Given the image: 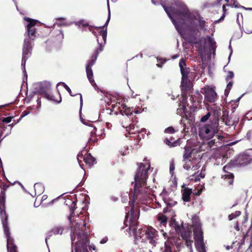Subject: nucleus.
I'll use <instances>...</instances> for the list:
<instances>
[{
    "label": "nucleus",
    "instance_id": "obj_43",
    "mask_svg": "<svg viewBox=\"0 0 252 252\" xmlns=\"http://www.w3.org/2000/svg\"><path fill=\"white\" fill-rule=\"evenodd\" d=\"M198 22L201 29L203 30L205 27L206 22L203 20L202 17H199Z\"/></svg>",
    "mask_w": 252,
    "mask_h": 252
},
{
    "label": "nucleus",
    "instance_id": "obj_19",
    "mask_svg": "<svg viewBox=\"0 0 252 252\" xmlns=\"http://www.w3.org/2000/svg\"><path fill=\"white\" fill-rule=\"evenodd\" d=\"M181 90L182 95L183 101H187V93L190 91L192 89V86L189 84L188 80H182L181 82Z\"/></svg>",
    "mask_w": 252,
    "mask_h": 252
},
{
    "label": "nucleus",
    "instance_id": "obj_1",
    "mask_svg": "<svg viewBox=\"0 0 252 252\" xmlns=\"http://www.w3.org/2000/svg\"><path fill=\"white\" fill-rule=\"evenodd\" d=\"M138 167L134 176V184L133 190L129 194V205L130 210L126 213L124 224L126 227H128L126 231L129 235L132 234L136 239L141 238L142 229L137 231L138 225V220L139 217L140 203L144 204L149 197L150 189L146 188L147 180L148 178V171L150 168V162L146 163H137Z\"/></svg>",
    "mask_w": 252,
    "mask_h": 252
},
{
    "label": "nucleus",
    "instance_id": "obj_14",
    "mask_svg": "<svg viewBox=\"0 0 252 252\" xmlns=\"http://www.w3.org/2000/svg\"><path fill=\"white\" fill-rule=\"evenodd\" d=\"M205 100L210 103H214L216 101L218 95L214 88L209 86L204 87Z\"/></svg>",
    "mask_w": 252,
    "mask_h": 252
},
{
    "label": "nucleus",
    "instance_id": "obj_11",
    "mask_svg": "<svg viewBox=\"0 0 252 252\" xmlns=\"http://www.w3.org/2000/svg\"><path fill=\"white\" fill-rule=\"evenodd\" d=\"M32 50V41L30 39H25L23 45V55L22 65H25L27 60L31 57Z\"/></svg>",
    "mask_w": 252,
    "mask_h": 252
},
{
    "label": "nucleus",
    "instance_id": "obj_28",
    "mask_svg": "<svg viewBox=\"0 0 252 252\" xmlns=\"http://www.w3.org/2000/svg\"><path fill=\"white\" fill-rule=\"evenodd\" d=\"M87 76L91 85L93 86H96V83L93 78V72L92 68L86 67Z\"/></svg>",
    "mask_w": 252,
    "mask_h": 252
},
{
    "label": "nucleus",
    "instance_id": "obj_22",
    "mask_svg": "<svg viewBox=\"0 0 252 252\" xmlns=\"http://www.w3.org/2000/svg\"><path fill=\"white\" fill-rule=\"evenodd\" d=\"M103 50V46L101 44H99V47L95 50L94 54L91 57V59L89 61L86 67L92 68V66L95 63L99 52Z\"/></svg>",
    "mask_w": 252,
    "mask_h": 252
},
{
    "label": "nucleus",
    "instance_id": "obj_37",
    "mask_svg": "<svg viewBox=\"0 0 252 252\" xmlns=\"http://www.w3.org/2000/svg\"><path fill=\"white\" fill-rule=\"evenodd\" d=\"M35 191H38V193H40L44 190V188L42 184L40 183H36L34 185Z\"/></svg>",
    "mask_w": 252,
    "mask_h": 252
},
{
    "label": "nucleus",
    "instance_id": "obj_42",
    "mask_svg": "<svg viewBox=\"0 0 252 252\" xmlns=\"http://www.w3.org/2000/svg\"><path fill=\"white\" fill-rule=\"evenodd\" d=\"M232 85H233L232 81H230L227 84V86H226V89L225 90V92H224L225 95H227L229 94L230 90L231 89Z\"/></svg>",
    "mask_w": 252,
    "mask_h": 252
},
{
    "label": "nucleus",
    "instance_id": "obj_61",
    "mask_svg": "<svg viewBox=\"0 0 252 252\" xmlns=\"http://www.w3.org/2000/svg\"><path fill=\"white\" fill-rule=\"evenodd\" d=\"M56 25H57L58 26H61V24L59 23H56L54 24V26H56Z\"/></svg>",
    "mask_w": 252,
    "mask_h": 252
},
{
    "label": "nucleus",
    "instance_id": "obj_21",
    "mask_svg": "<svg viewBox=\"0 0 252 252\" xmlns=\"http://www.w3.org/2000/svg\"><path fill=\"white\" fill-rule=\"evenodd\" d=\"M193 232L194 242L203 241V231L200 223H195L193 225Z\"/></svg>",
    "mask_w": 252,
    "mask_h": 252
},
{
    "label": "nucleus",
    "instance_id": "obj_45",
    "mask_svg": "<svg viewBox=\"0 0 252 252\" xmlns=\"http://www.w3.org/2000/svg\"><path fill=\"white\" fill-rule=\"evenodd\" d=\"M249 235L252 236V230L249 229L246 235H244L243 238L241 241V244H243L244 243L246 238L248 237Z\"/></svg>",
    "mask_w": 252,
    "mask_h": 252
},
{
    "label": "nucleus",
    "instance_id": "obj_24",
    "mask_svg": "<svg viewBox=\"0 0 252 252\" xmlns=\"http://www.w3.org/2000/svg\"><path fill=\"white\" fill-rule=\"evenodd\" d=\"M197 96H194L193 95H190V101L191 103V105L189 106L190 108H197L199 103L201 102V97L202 96L200 94H197Z\"/></svg>",
    "mask_w": 252,
    "mask_h": 252
},
{
    "label": "nucleus",
    "instance_id": "obj_39",
    "mask_svg": "<svg viewBox=\"0 0 252 252\" xmlns=\"http://www.w3.org/2000/svg\"><path fill=\"white\" fill-rule=\"evenodd\" d=\"M211 117V112H208L205 115L203 116L201 119L200 122L202 123H205L207 122L208 120H210V118ZM210 121H209V122Z\"/></svg>",
    "mask_w": 252,
    "mask_h": 252
},
{
    "label": "nucleus",
    "instance_id": "obj_20",
    "mask_svg": "<svg viewBox=\"0 0 252 252\" xmlns=\"http://www.w3.org/2000/svg\"><path fill=\"white\" fill-rule=\"evenodd\" d=\"M194 122V118L192 114H190L189 116H188L187 114H185L180 121V124L183 125L184 130L185 131L187 128H189V126L193 125Z\"/></svg>",
    "mask_w": 252,
    "mask_h": 252
},
{
    "label": "nucleus",
    "instance_id": "obj_56",
    "mask_svg": "<svg viewBox=\"0 0 252 252\" xmlns=\"http://www.w3.org/2000/svg\"><path fill=\"white\" fill-rule=\"evenodd\" d=\"M251 236V243L250 244V246H249V248H251L252 247V235H250Z\"/></svg>",
    "mask_w": 252,
    "mask_h": 252
},
{
    "label": "nucleus",
    "instance_id": "obj_44",
    "mask_svg": "<svg viewBox=\"0 0 252 252\" xmlns=\"http://www.w3.org/2000/svg\"><path fill=\"white\" fill-rule=\"evenodd\" d=\"M190 231L186 232L184 234H182V237L183 238V239L186 241L188 239H190Z\"/></svg>",
    "mask_w": 252,
    "mask_h": 252
},
{
    "label": "nucleus",
    "instance_id": "obj_30",
    "mask_svg": "<svg viewBox=\"0 0 252 252\" xmlns=\"http://www.w3.org/2000/svg\"><path fill=\"white\" fill-rule=\"evenodd\" d=\"M194 244L196 249L198 252H207L204 240L194 242Z\"/></svg>",
    "mask_w": 252,
    "mask_h": 252
},
{
    "label": "nucleus",
    "instance_id": "obj_23",
    "mask_svg": "<svg viewBox=\"0 0 252 252\" xmlns=\"http://www.w3.org/2000/svg\"><path fill=\"white\" fill-rule=\"evenodd\" d=\"M63 230L64 228L62 226L58 225L54 227L50 231L48 232V236L45 239L46 242L47 243V239H49V238L51 237L53 234L61 235L63 233Z\"/></svg>",
    "mask_w": 252,
    "mask_h": 252
},
{
    "label": "nucleus",
    "instance_id": "obj_38",
    "mask_svg": "<svg viewBox=\"0 0 252 252\" xmlns=\"http://www.w3.org/2000/svg\"><path fill=\"white\" fill-rule=\"evenodd\" d=\"M243 29L244 32L247 34L252 33V25L251 24H248L245 25V26L243 27Z\"/></svg>",
    "mask_w": 252,
    "mask_h": 252
},
{
    "label": "nucleus",
    "instance_id": "obj_47",
    "mask_svg": "<svg viewBox=\"0 0 252 252\" xmlns=\"http://www.w3.org/2000/svg\"><path fill=\"white\" fill-rule=\"evenodd\" d=\"M234 77V73L232 71H228V74L225 78V79L227 81H228L229 80L232 79Z\"/></svg>",
    "mask_w": 252,
    "mask_h": 252
},
{
    "label": "nucleus",
    "instance_id": "obj_50",
    "mask_svg": "<svg viewBox=\"0 0 252 252\" xmlns=\"http://www.w3.org/2000/svg\"><path fill=\"white\" fill-rule=\"evenodd\" d=\"M185 241H186V246L188 247H189L191 246L192 243H193L192 240H190V239H188V240H186Z\"/></svg>",
    "mask_w": 252,
    "mask_h": 252
},
{
    "label": "nucleus",
    "instance_id": "obj_8",
    "mask_svg": "<svg viewBox=\"0 0 252 252\" xmlns=\"http://www.w3.org/2000/svg\"><path fill=\"white\" fill-rule=\"evenodd\" d=\"M24 20L29 23L26 26V33H27L28 36L26 39H30V41L33 40L36 37V29L34 26L39 23V21L27 17H25Z\"/></svg>",
    "mask_w": 252,
    "mask_h": 252
},
{
    "label": "nucleus",
    "instance_id": "obj_53",
    "mask_svg": "<svg viewBox=\"0 0 252 252\" xmlns=\"http://www.w3.org/2000/svg\"><path fill=\"white\" fill-rule=\"evenodd\" d=\"M47 198H48V196L47 195H46V194L43 195L42 196L41 198L40 199V200H41V203L42 202H43L44 201L46 200L47 199Z\"/></svg>",
    "mask_w": 252,
    "mask_h": 252
},
{
    "label": "nucleus",
    "instance_id": "obj_4",
    "mask_svg": "<svg viewBox=\"0 0 252 252\" xmlns=\"http://www.w3.org/2000/svg\"><path fill=\"white\" fill-rule=\"evenodd\" d=\"M86 223L84 221L83 224L77 223L76 226L72 230L73 235L71 236L72 243L77 237V241L75 242V252H90L88 250V244L89 243L88 232L84 230L86 229Z\"/></svg>",
    "mask_w": 252,
    "mask_h": 252
},
{
    "label": "nucleus",
    "instance_id": "obj_64",
    "mask_svg": "<svg viewBox=\"0 0 252 252\" xmlns=\"http://www.w3.org/2000/svg\"><path fill=\"white\" fill-rule=\"evenodd\" d=\"M235 228H236V229L237 230H238V231H239V227H238V226H236L235 227Z\"/></svg>",
    "mask_w": 252,
    "mask_h": 252
},
{
    "label": "nucleus",
    "instance_id": "obj_52",
    "mask_svg": "<svg viewBox=\"0 0 252 252\" xmlns=\"http://www.w3.org/2000/svg\"><path fill=\"white\" fill-rule=\"evenodd\" d=\"M107 241H108L107 237H104L100 240V243L103 244H105V243H106L107 242Z\"/></svg>",
    "mask_w": 252,
    "mask_h": 252
},
{
    "label": "nucleus",
    "instance_id": "obj_60",
    "mask_svg": "<svg viewBox=\"0 0 252 252\" xmlns=\"http://www.w3.org/2000/svg\"><path fill=\"white\" fill-rule=\"evenodd\" d=\"M179 56V55L176 54L173 56L172 59H175L178 58Z\"/></svg>",
    "mask_w": 252,
    "mask_h": 252
},
{
    "label": "nucleus",
    "instance_id": "obj_54",
    "mask_svg": "<svg viewBox=\"0 0 252 252\" xmlns=\"http://www.w3.org/2000/svg\"><path fill=\"white\" fill-rule=\"evenodd\" d=\"M126 128H128V129H126V130H131L132 129L134 128V126L131 124H130L128 126H126Z\"/></svg>",
    "mask_w": 252,
    "mask_h": 252
},
{
    "label": "nucleus",
    "instance_id": "obj_34",
    "mask_svg": "<svg viewBox=\"0 0 252 252\" xmlns=\"http://www.w3.org/2000/svg\"><path fill=\"white\" fill-rule=\"evenodd\" d=\"M233 168V167L232 164L229 163L223 167V171L225 173V174H233L231 172L232 171Z\"/></svg>",
    "mask_w": 252,
    "mask_h": 252
},
{
    "label": "nucleus",
    "instance_id": "obj_12",
    "mask_svg": "<svg viewBox=\"0 0 252 252\" xmlns=\"http://www.w3.org/2000/svg\"><path fill=\"white\" fill-rule=\"evenodd\" d=\"M77 160L80 165H83L82 164L83 161L88 168H91L94 164L96 163V160L90 153H86L83 155L82 153H79L77 156Z\"/></svg>",
    "mask_w": 252,
    "mask_h": 252
},
{
    "label": "nucleus",
    "instance_id": "obj_2",
    "mask_svg": "<svg viewBox=\"0 0 252 252\" xmlns=\"http://www.w3.org/2000/svg\"><path fill=\"white\" fill-rule=\"evenodd\" d=\"M165 11L171 20L176 29L186 42L196 44L200 55H202L208 42L209 48L215 50L216 42L209 35L201 37L199 41L197 34L199 30L197 25L194 23V16L185 7L175 8L172 6L162 5Z\"/></svg>",
    "mask_w": 252,
    "mask_h": 252
},
{
    "label": "nucleus",
    "instance_id": "obj_33",
    "mask_svg": "<svg viewBox=\"0 0 252 252\" xmlns=\"http://www.w3.org/2000/svg\"><path fill=\"white\" fill-rule=\"evenodd\" d=\"M68 202L70 204L69 209L71 211L70 214L68 217V219L69 220L71 221V218L74 217V211L76 209V203L75 201L69 200Z\"/></svg>",
    "mask_w": 252,
    "mask_h": 252
},
{
    "label": "nucleus",
    "instance_id": "obj_35",
    "mask_svg": "<svg viewBox=\"0 0 252 252\" xmlns=\"http://www.w3.org/2000/svg\"><path fill=\"white\" fill-rule=\"evenodd\" d=\"M158 220L163 225L166 224L167 221L166 216L163 214L159 215L158 216Z\"/></svg>",
    "mask_w": 252,
    "mask_h": 252
},
{
    "label": "nucleus",
    "instance_id": "obj_27",
    "mask_svg": "<svg viewBox=\"0 0 252 252\" xmlns=\"http://www.w3.org/2000/svg\"><path fill=\"white\" fill-rule=\"evenodd\" d=\"M164 142L170 147H175L179 146L181 144V139L174 140V138L172 137H171L169 139L165 138Z\"/></svg>",
    "mask_w": 252,
    "mask_h": 252
},
{
    "label": "nucleus",
    "instance_id": "obj_5",
    "mask_svg": "<svg viewBox=\"0 0 252 252\" xmlns=\"http://www.w3.org/2000/svg\"><path fill=\"white\" fill-rule=\"evenodd\" d=\"M183 157L185 162L183 166L184 169L187 170H196L199 168V163L201 157L197 153L194 152V149H185Z\"/></svg>",
    "mask_w": 252,
    "mask_h": 252
},
{
    "label": "nucleus",
    "instance_id": "obj_51",
    "mask_svg": "<svg viewBox=\"0 0 252 252\" xmlns=\"http://www.w3.org/2000/svg\"><path fill=\"white\" fill-rule=\"evenodd\" d=\"M29 113H30V112L29 111H28L27 110H25L23 112L22 115H21V118H23V117L26 116V115L29 114Z\"/></svg>",
    "mask_w": 252,
    "mask_h": 252
},
{
    "label": "nucleus",
    "instance_id": "obj_57",
    "mask_svg": "<svg viewBox=\"0 0 252 252\" xmlns=\"http://www.w3.org/2000/svg\"><path fill=\"white\" fill-rule=\"evenodd\" d=\"M2 130H2V128H0V138H1V137L2 135V133H3Z\"/></svg>",
    "mask_w": 252,
    "mask_h": 252
},
{
    "label": "nucleus",
    "instance_id": "obj_59",
    "mask_svg": "<svg viewBox=\"0 0 252 252\" xmlns=\"http://www.w3.org/2000/svg\"><path fill=\"white\" fill-rule=\"evenodd\" d=\"M59 32H60V33L58 35H61L62 37H63V33L62 31L60 30L59 31Z\"/></svg>",
    "mask_w": 252,
    "mask_h": 252
},
{
    "label": "nucleus",
    "instance_id": "obj_15",
    "mask_svg": "<svg viewBox=\"0 0 252 252\" xmlns=\"http://www.w3.org/2000/svg\"><path fill=\"white\" fill-rule=\"evenodd\" d=\"M145 231L146 238L153 246H156L158 240V232L152 227L146 228Z\"/></svg>",
    "mask_w": 252,
    "mask_h": 252
},
{
    "label": "nucleus",
    "instance_id": "obj_10",
    "mask_svg": "<svg viewBox=\"0 0 252 252\" xmlns=\"http://www.w3.org/2000/svg\"><path fill=\"white\" fill-rule=\"evenodd\" d=\"M110 19V9L109 8L108 9V16L107 20L105 25L102 27H93V26H90L89 24V23L88 22H87L86 21H85V20H81L77 22H74V24L76 26H77L79 28H80V29H82L83 30H86L87 28H88L90 31H91V32L92 31L93 33L94 34H95V32H94L93 31V28H94L96 29V30H97V29H104V27H107V26L109 22Z\"/></svg>",
    "mask_w": 252,
    "mask_h": 252
},
{
    "label": "nucleus",
    "instance_id": "obj_63",
    "mask_svg": "<svg viewBox=\"0 0 252 252\" xmlns=\"http://www.w3.org/2000/svg\"><path fill=\"white\" fill-rule=\"evenodd\" d=\"M163 235L165 238L166 237V236H167V234L165 232H163Z\"/></svg>",
    "mask_w": 252,
    "mask_h": 252
},
{
    "label": "nucleus",
    "instance_id": "obj_25",
    "mask_svg": "<svg viewBox=\"0 0 252 252\" xmlns=\"http://www.w3.org/2000/svg\"><path fill=\"white\" fill-rule=\"evenodd\" d=\"M224 136L220 135H217L216 138L211 140L208 142V146L210 148H213L214 146H216L217 147H221L220 140H222L224 139Z\"/></svg>",
    "mask_w": 252,
    "mask_h": 252
},
{
    "label": "nucleus",
    "instance_id": "obj_9",
    "mask_svg": "<svg viewBox=\"0 0 252 252\" xmlns=\"http://www.w3.org/2000/svg\"><path fill=\"white\" fill-rule=\"evenodd\" d=\"M93 129L91 130V137L89 140V143H95L97 141L98 138L101 139L104 137V128L98 125L97 126H92Z\"/></svg>",
    "mask_w": 252,
    "mask_h": 252
},
{
    "label": "nucleus",
    "instance_id": "obj_7",
    "mask_svg": "<svg viewBox=\"0 0 252 252\" xmlns=\"http://www.w3.org/2000/svg\"><path fill=\"white\" fill-rule=\"evenodd\" d=\"M37 93L39 94L42 95L43 97H45L49 100H53L57 101L54 98V96L51 93V84L48 82H41L39 84V88L37 90ZM61 101V97L60 98V100L57 102H60Z\"/></svg>",
    "mask_w": 252,
    "mask_h": 252
},
{
    "label": "nucleus",
    "instance_id": "obj_18",
    "mask_svg": "<svg viewBox=\"0 0 252 252\" xmlns=\"http://www.w3.org/2000/svg\"><path fill=\"white\" fill-rule=\"evenodd\" d=\"M186 66V60L183 58L181 59L179 62V67L182 74V80H188L189 74L190 69Z\"/></svg>",
    "mask_w": 252,
    "mask_h": 252
},
{
    "label": "nucleus",
    "instance_id": "obj_3",
    "mask_svg": "<svg viewBox=\"0 0 252 252\" xmlns=\"http://www.w3.org/2000/svg\"><path fill=\"white\" fill-rule=\"evenodd\" d=\"M209 112L211 113L210 122L199 128V136L207 140L211 139L218 133L221 109L219 107L214 106L211 107Z\"/></svg>",
    "mask_w": 252,
    "mask_h": 252
},
{
    "label": "nucleus",
    "instance_id": "obj_49",
    "mask_svg": "<svg viewBox=\"0 0 252 252\" xmlns=\"http://www.w3.org/2000/svg\"><path fill=\"white\" fill-rule=\"evenodd\" d=\"M175 169V163L173 160H172L170 164V172L171 173Z\"/></svg>",
    "mask_w": 252,
    "mask_h": 252
},
{
    "label": "nucleus",
    "instance_id": "obj_40",
    "mask_svg": "<svg viewBox=\"0 0 252 252\" xmlns=\"http://www.w3.org/2000/svg\"><path fill=\"white\" fill-rule=\"evenodd\" d=\"M226 5H227L226 3L223 4V5H222V10H223V13L222 15V16H221V17L218 20H217V21H216L215 22L216 23L220 22H221V21H222L224 19V17L225 16V13H226V10H227L226 8Z\"/></svg>",
    "mask_w": 252,
    "mask_h": 252
},
{
    "label": "nucleus",
    "instance_id": "obj_31",
    "mask_svg": "<svg viewBox=\"0 0 252 252\" xmlns=\"http://www.w3.org/2000/svg\"><path fill=\"white\" fill-rule=\"evenodd\" d=\"M63 87L65 88V89L68 92V93L70 94L71 96H75V95H79L80 96V110L82 109V105H83V97L82 95L81 94H73L72 93V91L71 89L69 88V87L65 84L64 83H63Z\"/></svg>",
    "mask_w": 252,
    "mask_h": 252
},
{
    "label": "nucleus",
    "instance_id": "obj_17",
    "mask_svg": "<svg viewBox=\"0 0 252 252\" xmlns=\"http://www.w3.org/2000/svg\"><path fill=\"white\" fill-rule=\"evenodd\" d=\"M252 161L251 157L247 154H240L235 160V164L239 166H245Z\"/></svg>",
    "mask_w": 252,
    "mask_h": 252
},
{
    "label": "nucleus",
    "instance_id": "obj_26",
    "mask_svg": "<svg viewBox=\"0 0 252 252\" xmlns=\"http://www.w3.org/2000/svg\"><path fill=\"white\" fill-rule=\"evenodd\" d=\"M182 199L185 202H189L190 201V196L192 191V189L189 188H185L182 191Z\"/></svg>",
    "mask_w": 252,
    "mask_h": 252
},
{
    "label": "nucleus",
    "instance_id": "obj_48",
    "mask_svg": "<svg viewBox=\"0 0 252 252\" xmlns=\"http://www.w3.org/2000/svg\"><path fill=\"white\" fill-rule=\"evenodd\" d=\"M13 118V116L4 118L2 119V122L6 124L9 123L11 121L12 119Z\"/></svg>",
    "mask_w": 252,
    "mask_h": 252
},
{
    "label": "nucleus",
    "instance_id": "obj_46",
    "mask_svg": "<svg viewBox=\"0 0 252 252\" xmlns=\"http://www.w3.org/2000/svg\"><path fill=\"white\" fill-rule=\"evenodd\" d=\"M175 129L172 126H169L164 130V132L166 133H174Z\"/></svg>",
    "mask_w": 252,
    "mask_h": 252
},
{
    "label": "nucleus",
    "instance_id": "obj_62",
    "mask_svg": "<svg viewBox=\"0 0 252 252\" xmlns=\"http://www.w3.org/2000/svg\"><path fill=\"white\" fill-rule=\"evenodd\" d=\"M186 105H183V109L184 110V111H185V110L186 109Z\"/></svg>",
    "mask_w": 252,
    "mask_h": 252
},
{
    "label": "nucleus",
    "instance_id": "obj_16",
    "mask_svg": "<svg viewBox=\"0 0 252 252\" xmlns=\"http://www.w3.org/2000/svg\"><path fill=\"white\" fill-rule=\"evenodd\" d=\"M116 107H118L119 112L122 115L128 116L132 114L133 112L135 114H138L140 112V111L138 109H134L133 107H128L124 103H117Z\"/></svg>",
    "mask_w": 252,
    "mask_h": 252
},
{
    "label": "nucleus",
    "instance_id": "obj_41",
    "mask_svg": "<svg viewBox=\"0 0 252 252\" xmlns=\"http://www.w3.org/2000/svg\"><path fill=\"white\" fill-rule=\"evenodd\" d=\"M100 35L102 36V38L104 41V43H105L107 38V28L105 30H101L99 32Z\"/></svg>",
    "mask_w": 252,
    "mask_h": 252
},
{
    "label": "nucleus",
    "instance_id": "obj_13",
    "mask_svg": "<svg viewBox=\"0 0 252 252\" xmlns=\"http://www.w3.org/2000/svg\"><path fill=\"white\" fill-rule=\"evenodd\" d=\"M9 185L0 181V188L1 189L0 194V215L3 213H6L5 211V191L9 187Z\"/></svg>",
    "mask_w": 252,
    "mask_h": 252
},
{
    "label": "nucleus",
    "instance_id": "obj_6",
    "mask_svg": "<svg viewBox=\"0 0 252 252\" xmlns=\"http://www.w3.org/2000/svg\"><path fill=\"white\" fill-rule=\"evenodd\" d=\"M1 219V222L3 228L4 233L7 239V249L8 252H17V246L14 244V239L11 237L9 228L8 226L7 219L8 216L6 213H3L0 215Z\"/></svg>",
    "mask_w": 252,
    "mask_h": 252
},
{
    "label": "nucleus",
    "instance_id": "obj_58",
    "mask_svg": "<svg viewBox=\"0 0 252 252\" xmlns=\"http://www.w3.org/2000/svg\"><path fill=\"white\" fill-rule=\"evenodd\" d=\"M89 249H90V250H91L92 249H93V250H95V249L94 246H89Z\"/></svg>",
    "mask_w": 252,
    "mask_h": 252
},
{
    "label": "nucleus",
    "instance_id": "obj_29",
    "mask_svg": "<svg viewBox=\"0 0 252 252\" xmlns=\"http://www.w3.org/2000/svg\"><path fill=\"white\" fill-rule=\"evenodd\" d=\"M221 178L228 183L229 186H232L234 180L233 174H224L221 176Z\"/></svg>",
    "mask_w": 252,
    "mask_h": 252
},
{
    "label": "nucleus",
    "instance_id": "obj_32",
    "mask_svg": "<svg viewBox=\"0 0 252 252\" xmlns=\"http://www.w3.org/2000/svg\"><path fill=\"white\" fill-rule=\"evenodd\" d=\"M224 1L226 2V5L227 6H232L234 7H237L236 4L237 1L236 0H224ZM223 0H217L216 2V4L217 5H220L221 4V2Z\"/></svg>",
    "mask_w": 252,
    "mask_h": 252
},
{
    "label": "nucleus",
    "instance_id": "obj_55",
    "mask_svg": "<svg viewBox=\"0 0 252 252\" xmlns=\"http://www.w3.org/2000/svg\"><path fill=\"white\" fill-rule=\"evenodd\" d=\"M236 216H234V214H231V215H230L229 216V220H232L233 218H234Z\"/></svg>",
    "mask_w": 252,
    "mask_h": 252
},
{
    "label": "nucleus",
    "instance_id": "obj_36",
    "mask_svg": "<svg viewBox=\"0 0 252 252\" xmlns=\"http://www.w3.org/2000/svg\"><path fill=\"white\" fill-rule=\"evenodd\" d=\"M172 243L170 241H166L164 243V250L162 252H172L171 246Z\"/></svg>",
    "mask_w": 252,
    "mask_h": 252
}]
</instances>
